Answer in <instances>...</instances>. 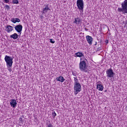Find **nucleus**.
Here are the masks:
<instances>
[{
	"mask_svg": "<svg viewBox=\"0 0 127 127\" xmlns=\"http://www.w3.org/2000/svg\"><path fill=\"white\" fill-rule=\"evenodd\" d=\"M80 22H81V20H80V18H75V20L73 22V23H76V24H80Z\"/></svg>",
	"mask_w": 127,
	"mask_h": 127,
	"instance_id": "17",
	"label": "nucleus"
},
{
	"mask_svg": "<svg viewBox=\"0 0 127 127\" xmlns=\"http://www.w3.org/2000/svg\"><path fill=\"white\" fill-rule=\"evenodd\" d=\"M4 60L6 63V66L7 68H11L12 66V64L13 63V61H12V60H13V58L8 56H5L4 58Z\"/></svg>",
	"mask_w": 127,
	"mask_h": 127,
	"instance_id": "2",
	"label": "nucleus"
},
{
	"mask_svg": "<svg viewBox=\"0 0 127 127\" xmlns=\"http://www.w3.org/2000/svg\"><path fill=\"white\" fill-rule=\"evenodd\" d=\"M97 89L98 91H103L104 90V86L102 84H97Z\"/></svg>",
	"mask_w": 127,
	"mask_h": 127,
	"instance_id": "15",
	"label": "nucleus"
},
{
	"mask_svg": "<svg viewBox=\"0 0 127 127\" xmlns=\"http://www.w3.org/2000/svg\"><path fill=\"white\" fill-rule=\"evenodd\" d=\"M10 38H12L14 40L17 39L18 38V35H17L16 33H14L10 36Z\"/></svg>",
	"mask_w": 127,
	"mask_h": 127,
	"instance_id": "14",
	"label": "nucleus"
},
{
	"mask_svg": "<svg viewBox=\"0 0 127 127\" xmlns=\"http://www.w3.org/2000/svg\"><path fill=\"white\" fill-rule=\"evenodd\" d=\"M57 81H59V82H61V83H63L64 81H65V79L62 76H60L56 78Z\"/></svg>",
	"mask_w": 127,
	"mask_h": 127,
	"instance_id": "12",
	"label": "nucleus"
},
{
	"mask_svg": "<svg viewBox=\"0 0 127 127\" xmlns=\"http://www.w3.org/2000/svg\"><path fill=\"white\" fill-rule=\"evenodd\" d=\"M15 30L17 31L20 34H21V31H22V25H17L14 27Z\"/></svg>",
	"mask_w": 127,
	"mask_h": 127,
	"instance_id": "7",
	"label": "nucleus"
},
{
	"mask_svg": "<svg viewBox=\"0 0 127 127\" xmlns=\"http://www.w3.org/2000/svg\"><path fill=\"white\" fill-rule=\"evenodd\" d=\"M19 121H20V122H21V121H22V118H19Z\"/></svg>",
	"mask_w": 127,
	"mask_h": 127,
	"instance_id": "30",
	"label": "nucleus"
},
{
	"mask_svg": "<svg viewBox=\"0 0 127 127\" xmlns=\"http://www.w3.org/2000/svg\"><path fill=\"white\" fill-rule=\"evenodd\" d=\"M44 6L45 7L43 9V13H47L49 10H51L50 8H49V4L44 5Z\"/></svg>",
	"mask_w": 127,
	"mask_h": 127,
	"instance_id": "9",
	"label": "nucleus"
},
{
	"mask_svg": "<svg viewBox=\"0 0 127 127\" xmlns=\"http://www.w3.org/2000/svg\"><path fill=\"white\" fill-rule=\"evenodd\" d=\"M99 43H103V40L100 39L99 41Z\"/></svg>",
	"mask_w": 127,
	"mask_h": 127,
	"instance_id": "28",
	"label": "nucleus"
},
{
	"mask_svg": "<svg viewBox=\"0 0 127 127\" xmlns=\"http://www.w3.org/2000/svg\"><path fill=\"white\" fill-rule=\"evenodd\" d=\"M100 50H102V44H100L99 47L97 48V51H100Z\"/></svg>",
	"mask_w": 127,
	"mask_h": 127,
	"instance_id": "21",
	"label": "nucleus"
},
{
	"mask_svg": "<svg viewBox=\"0 0 127 127\" xmlns=\"http://www.w3.org/2000/svg\"><path fill=\"white\" fill-rule=\"evenodd\" d=\"M48 127H53V126H52L51 124H50L48 125Z\"/></svg>",
	"mask_w": 127,
	"mask_h": 127,
	"instance_id": "26",
	"label": "nucleus"
},
{
	"mask_svg": "<svg viewBox=\"0 0 127 127\" xmlns=\"http://www.w3.org/2000/svg\"><path fill=\"white\" fill-rule=\"evenodd\" d=\"M5 31H7L8 33H10L13 30V27L12 26H10L9 25H7L5 26Z\"/></svg>",
	"mask_w": 127,
	"mask_h": 127,
	"instance_id": "8",
	"label": "nucleus"
},
{
	"mask_svg": "<svg viewBox=\"0 0 127 127\" xmlns=\"http://www.w3.org/2000/svg\"><path fill=\"white\" fill-rule=\"evenodd\" d=\"M87 59H85L84 61H80L79 63V69L84 72H88V68H87Z\"/></svg>",
	"mask_w": 127,
	"mask_h": 127,
	"instance_id": "1",
	"label": "nucleus"
},
{
	"mask_svg": "<svg viewBox=\"0 0 127 127\" xmlns=\"http://www.w3.org/2000/svg\"><path fill=\"white\" fill-rule=\"evenodd\" d=\"M11 3L18 4V3H19V2L18 1V0H12V1L11 2Z\"/></svg>",
	"mask_w": 127,
	"mask_h": 127,
	"instance_id": "19",
	"label": "nucleus"
},
{
	"mask_svg": "<svg viewBox=\"0 0 127 127\" xmlns=\"http://www.w3.org/2000/svg\"><path fill=\"white\" fill-rule=\"evenodd\" d=\"M10 105L12 108H15L16 107V105H17V102H16V100L12 99L11 102H10Z\"/></svg>",
	"mask_w": 127,
	"mask_h": 127,
	"instance_id": "10",
	"label": "nucleus"
},
{
	"mask_svg": "<svg viewBox=\"0 0 127 127\" xmlns=\"http://www.w3.org/2000/svg\"><path fill=\"white\" fill-rule=\"evenodd\" d=\"M105 42L107 43V44H108V43H109V41L108 40H107Z\"/></svg>",
	"mask_w": 127,
	"mask_h": 127,
	"instance_id": "29",
	"label": "nucleus"
},
{
	"mask_svg": "<svg viewBox=\"0 0 127 127\" xmlns=\"http://www.w3.org/2000/svg\"><path fill=\"white\" fill-rule=\"evenodd\" d=\"M121 5L122 8H118V11L127 13V0H125V1L121 3Z\"/></svg>",
	"mask_w": 127,
	"mask_h": 127,
	"instance_id": "3",
	"label": "nucleus"
},
{
	"mask_svg": "<svg viewBox=\"0 0 127 127\" xmlns=\"http://www.w3.org/2000/svg\"><path fill=\"white\" fill-rule=\"evenodd\" d=\"M4 1L5 3H8V2H9V0H4Z\"/></svg>",
	"mask_w": 127,
	"mask_h": 127,
	"instance_id": "24",
	"label": "nucleus"
},
{
	"mask_svg": "<svg viewBox=\"0 0 127 127\" xmlns=\"http://www.w3.org/2000/svg\"><path fill=\"white\" fill-rule=\"evenodd\" d=\"M76 5L79 10H82V11L84 10V1L83 0H77L76 1Z\"/></svg>",
	"mask_w": 127,
	"mask_h": 127,
	"instance_id": "4",
	"label": "nucleus"
},
{
	"mask_svg": "<svg viewBox=\"0 0 127 127\" xmlns=\"http://www.w3.org/2000/svg\"><path fill=\"white\" fill-rule=\"evenodd\" d=\"M126 24H127V22H126Z\"/></svg>",
	"mask_w": 127,
	"mask_h": 127,
	"instance_id": "33",
	"label": "nucleus"
},
{
	"mask_svg": "<svg viewBox=\"0 0 127 127\" xmlns=\"http://www.w3.org/2000/svg\"><path fill=\"white\" fill-rule=\"evenodd\" d=\"M5 7L6 8V9H9L10 7L8 5H5Z\"/></svg>",
	"mask_w": 127,
	"mask_h": 127,
	"instance_id": "23",
	"label": "nucleus"
},
{
	"mask_svg": "<svg viewBox=\"0 0 127 127\" xmlns=\"http://www.w3.org/2000/svg\"><path fill=\"white\" fill-rule=\"evenodd\" d=\"M86 40L88 42V43H89L90 45H91V44H92L93 43V38H92L91 36H90L89 35L86 36Z\"/></svg>",
	"mask_w": 127,
	"mask_h": 127,
	"instance_id": "11",
	"label": "nucleus"
},
{
	"mask_svg": "<svg viewBox=\"0 0 127 127\" xmlns=\"http://www.w3.org/2000/svg\"><path fill=\"white\" fill-rule=\"evenodd\" d=\"M106 75L107 77L109 78H113L114 76H115V73L114 72V70L112 69V68H109L106 70Z\"/></svg>",
	"mask_w": 127,
	"mask_h": 127,
	"instance_id": "6",
	"label": "nucleus"
},
{
	"mask_svg": "<svg viewBox=\"0 0 127 127\" xmlns=\"http://www.w3.org/2000/svg\"><path fill=\"white\" fill-rule=\"evenodd\" d=\"M52 115L54 118V119L57 116V114H56V113H55V111H52Z\"/></svg>",
	"mask_w": 127,
	"mask_h": 127,
	"instance_id": "20",
	"label": "nucleus"
},
{
	"mask_svg": "<svg viewBox=\"0 0 127 127\" xmlns=\"http://www.w3.org/2000/svg\"><path fill=\"white\" fill-rule=\"evenodd\" d=\"M94 45H97V42H95V44H94Z\"/></svg>",
	"mask_w": 127,
	"mask_h": 127,
	"instance_id": "31",
	"label": "nucleus"
},
{
	"mask_svg": "<svg viewBox=\"0 0 127 127\" xmlns=\"http://www.w3.org/2000/svg\"><path fill=\"white\" fill-rule=\"evenodd\" d=\"M75 56H76V57L81 58V57H84V54H83V53H82L80 52H78L75 53Z\"/></svg>",
	"mask_w": 127,
	"mask_h": 127,
	"instance_id": "16",
	"label": "nucleus"
},
{
	"mask_svg": "<svg viewBox=\"0 0 127 127\" xmlns=\"http://www.w3.org/2000/svg\"><path fill=\"white\" fill-rule=\"evenodd\" d=\"M72 74L73 75V76H74V77L76 76V73L74 72H72Z\"/></svg>",
	"mask_w": 127,
	"mask_h": 127,
	"instance_id": "25",
	"label": "nucleus"
},
{
	"mask_svg": "<svg viewBox=\"0 0 127 127\" xmlns=\"http://www.w3.org/2000/svg\"><path fill=\"white\" fill-rule=\"evenodd\" d=\"M81 84H74V95H77L78 93L81 92Z\"/></svg>",
	"mask_w": 127,
	"mask_h": 127,
	"instance_id": "5",
	"label": "nucleus"
},
{
	"mask_svg": "<svg viewBox=\"0 0 127 127\" xmlns=\"http://www.w3.org/2000/svg\"><path fill=\"white\" fill-rule=\"evenodd\" d=\"M85 30H86V31L88 30V29L85 28Z\"/></svg>",
	"mask_w": 127,
	"mask_h": 127,
	"instance_id": "32",
	"label": "nucleus"
},
{
	"mask_svg": "<svg viewBox=\"0 0 127 127\" xmlns=\"http://www.w3.org/2000/svg\"><path fill=\"white\" fill-rule=\"evenodd\" d=\"M101 85V82L100 81H98L97 83V85Z\"/></svg>",
	"mask_w": 127,
	"mask_h": 127,
	"instance_id": "27",
	"label": "nucleus"
},
{
	"mask_svg": "<svg viewBox=\"0 0 127 127\" xmlns=\"http://www.w3.org/2000/svg\"><path fill=\"white\" fill-rule=\"evenodd\" d=\"M74 79V85H79L80 84V82H79V80H78V78L77 77H73Z\"/></svg>",
	"mask_w": 127,
	"mask_h": 127,
	"instance_id": "18",
	"label": "nucleus"
},
{
	"mask_svg": "<svg viewBox=\"0 0 127 127\" xmlns=\"http://www.w3.org/2000/svg\"><path fill=\"white\" fill-rule=\"evenodd\" d=\"M11 21L13 23H16V22H20V19L18 18H13L11 19Z\"/></svg>",
	"mask_w": 127,
	"mask_h": 127,
	"instance_id": "13",
	"label": "nucleus"
},
{
	"mask_svg": "<svg viewBox=\"0 0 127 127\" xmlns=\"http://www.w3.org/2000/svg\"><path fill=\"white\" fill-rule=\"evenodd\" d=\"M51 43L54 44L55 43V41L53 39H50Z\"/></svg>",
	"mask_w": 127,
	"mask_h": 127,
	"instance_id": "22",
	"label": "nucleus"
}]
</instances>
